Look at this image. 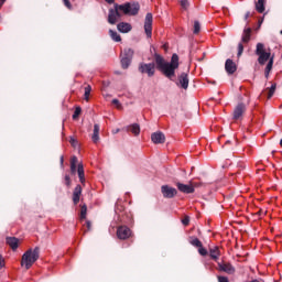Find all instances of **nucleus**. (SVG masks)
<instances>
[{
	"mask_svg": "<svg viewBox=\"0 0 282 282\" xmlns=\"http://www.w3.org/2000/svg\"><path fill=\"white\" fill-rule=\"evenodd\" d=\"M140 12V4L137 2H126L123 4L115 3L113 8L108 10V23L116 25L122 14L126 17H135Z\"/></svg>",
	"mask_w": 282,
	"mask_h": 282,
	"instance_id": "f257e3e1",
	"label": "nucleus"
},
{
	"mask_svg": "<svg viewBox=\"0 0 282 282\" xmlns=\"http://www.w3.org/2000/svg\"><path fill=\"white\" fill-rule=\"evenodd\" d=\"M154 61L156 69L163 73V76H165L170 80H173V78H175V69L180 67V56H177V54L172 55L171 62H165L162 55L155 54Z\"/></svg>",
	"mask_w": 282,
	"mask_h": 282,
	"instance_id": "f03ea898",
	"label": "nucleus"
},
{
	"mask_svg": "<svg viewBox=\"0 0 282 282\" xmlns=\"http://www.w3.org/2000/svg\"><path fill=\"white\" fill-rule=\"evenodd\" d=\"M256 55L258 56L259 65H265V63H268L265 66V69H264V76H265V78H269L270 72H272V67L274 65V55H272L271 50L267 48L265 44H263V43L257 44Z\"/></svg>",
	"mask_w": 282,
	"mask_h": 282,
	"instance_id": "7ed1b4c3",
	"label": "nucleus"
},
{
	"mask_svg": "<svg viewBox=\"0 0 282 282\" xmlns=\"http://www.w3.org/2000/svg\"><path fill=\"white\" fill-rule=\"evenodd\" d=\"M41 249L39 247H35L34 249L26 250L21 260L22 268L24 267L25 270H30L36 261H39Z\"/></svg>",
	"mask_w": 282,
	"mask_h": 282,
	"instance_id": "20e7f679",
	"label": "nucleus"
},
{
	"mask_svg": "<svg viewBox=\"0 0 282 282\" xmlns=\"http://www.w3.org/2000/svg\"><path fill=\"white\" fill-rule=\"evenodd\" d=\"M76 167H77V175L79 177L80 184L85 186V167L83 163H78V158L72 156L70 159V173L72 175H76Z\"/></svg>",
	"mask_w": 282,
	"mask_h": 282,
	"instance_id": "39448f33",
	"label": "nucleus"
},
{
	"mask_svg": "<svg viewBox=\"0 0 282 282\" xmlns=\"http://www.w3.org/2000/svg\"><path fill=\"white\" fill-rule=\"evenodd\" d=\"M252 36V29L247 28L242 32L241 42L238 44V56L243 54V44L242 43H250V39Z\"/></svg>",
	"mask_w": 282,
	"mask_h": 282,
	"instance_id": "423d86ee",
	"label": "nucleus"
},
{
	"mask_svg": "<svg viewBox=\"0 0 282 282\" xmlns=\"http://www.w3.org/2000/svg\"><path fill=\"white\" fill-rule=\"evenodd\" d=\"M139 72L141 74H147L149 78L155 76V64L154 63H141L139 65Z\"/></svg>",
	"mask_w": 282,
	"mask_h": 282,
	"instance_id": "0eeeda50",
	"label": "nucleus"
},
{
	"mask_svg": "<svg viewBox=\"0 0 282 282\" xmlns=\"http://www.w3.org/2000/svg\"><path fill=\"white\" fill-rule=\"evenodd\" d=\"M144 32L148 39H151L153 32V14L147 13L144 21Z\"/></svg>",
	"mask_w": 282,
	"mask_h": 282,
	"instance_id": "6e6552de",
	"label": "nucleus"
},
{
	"mask_svg": "<svg viewBox=\"0 0 282 282\" xmlns=\"http://www.w3.org/2000/svg\"><path fill=\"white\" fill-rule=\"evenodd\" d=\"M246 104L239 102L235 108L232 112V119L234 120H241L243 118V115L246 113Z\"/></svg>",
	"mask_w": 282,
	"mask_h": 282,
	"instance_id": "1a4fd4ad",
	"label": "nucleus"
},
{
	"mask_svg": "<svg viewBox=\"0 0 282 282\" xmlns=\"http://www.w3.org/2000/svg\"><path fill=\"white\" fill-rule=\"evenodd\" d=\"M161 193H162L163 197H165V199H173V197H175V195H177V189H175V187H171L169 185H163L161 187Z\"/></svg>",
	"mask_w": 282,
	"mask_h": 282,
	"instance_id": "9d476101",
	"label": "nucleus"
},
{
	"mask_svg": "<svg viewBox=\"0 0 282 282\" xmlns=\"http://www.w3.org/2000/svg\"><path fill=\"white\" fill-rule=\"evenodd\" d=\"M117 237L118 239H129L131 237V229L127 226H120L117 229Z\"/></svg>",
	"mask_w": 282,
	"mask_h": 282,
	"instance_id": "9b49d317",
	"label": "nucleus"
},
{
	"mask_svg": "<svg viewBox=\"0 0 282 282\" xmlns=\"http://www.w3.org/2000/svg\"><path fill=\"white\" fill-rule=\"evenodd\" d=\"M188 83H189V80H188V74H186V73H181V74L178 75L177 80H176V85H177L178 87H181V89H188Z\"/></svg>",
	"mask_w": 282,
	"mask_h": 282,
	"instance_id": "f8f14e48",
	"label": "nucleus"
},
{
	"mask_svg": "<svg viewBox=\"0 0 282 282\" xmlns=\"http://www.w3.org/2000/svg\"><path fill=\"white\" fill-rule=\"evenodd\" d=\"M176 187L181 193H185L186 195H191V193H195V187L192 184H183L176 183Z\"/></svg>",
	"mask_w": 282,
	"mask_h": 282,
	"instance_id": "ddd939ff",
	"label": "nucleus"
},
{
	"mask_svg": "<svg viewBox=\"0 0 282 282\" xmlns=\"http://www.w3.org/2000/svg\"><path fill=\"white\" fill-rule=\"evenodd\" d=\"M218 270L227 274H235V267L230 263H218Z\"/></svg>",
	"mask_w": 282,
	"mask_h": 282,
	"instance_id": "4468645a",
	"label": "nucleus"
},
{
	"mask_svg": "<svg viewBox=\"0 0 282 282\" xmlns=\"http://www.w3.org/2000/svg\"><path fill=\"white\" fill-rule=\"evenodd\" d=\"M227 74H235L237 72V64L232 59H227L225 63Z\"/></svg>",
	"mask_w": 282,
	"mask_h": 282,
	"instance_id": "2eb2a0df",
	"label": "nucleus"
},
{
	"mask_svg": "<svg viewBox=\"0 0 282 282\" xmlns=\"http://www.w3.org/2000/svg\"><path fill=\"white\" fill-rule=\"evenodd\" d=\"M117 30L122 34H128V32H131L132 28L131 24L127 22H120L119 24H117Z\"/></svg>",
	"mask_w": 282,
	"mask_h": 282,
	"instance_id": "dca6fc26",
	"label": "nucleus"
},
{
	"mask_svg": "<svg viewBox=\"0 0 282 282\" xmlns=\"http://www.w3.org/2000/svg\"><path fill=\"white\" fill-rule=\"evenodd\" d=\"M80 195H83V187L80 185H76L73 192V202L75 205L80 202Z\"/></svg>",
	"mask_w": 282,
	"mask_h": 282,
	"instance_id": "f3484780",
	"label": "nucleus"
},
{
	"mask_svg": "<svg viewBox=\"0 0 282 282\" xmlns=\"http://www.w3.org/2000/svg\"><path fill=\"white\" fill-rule=\"evenodd\" d=\"M151 141L152 142H164V141H166V135H164L162 133V131H156V132L152 133Z\"/></svg>",
	"mask_w": 282,
	"mask_h": 282,
	"instance_id": "a211bd4d",
	"label": "nucleus"
},
{
	"mask_svg": "<svg viewBox=\"0 0 282 282\" xmlns=\"http://www.w3.org/2000/svg\"><path fill=\"white\" fill-rule=\"evenodd\" d=\"M209 257L213 261H218L219 257H221V251H219V247H213L209 249Z\"/></svg>",
	"mask_w": 282,
	"mask_h": 282,
	"instance_id": "6ab92c4d",
	"label": "nucleus"
},
{
	"mask_svg": "<svg viewBox=\"0 0 282 282\" xmlns=\"http://www.w3.org/2000/svg\"><path fill=\"white\" fill-rule=\"evenodd\" d=\"M7 243L11 248V250H17L19 248V238L7 237Z\"/></svg>",
	"mask_w": 282,
	"mask_h": 282,
	"instance_id": "aec40b11",
	"label": "nucleus"
},
{
	"mask_svg": "<svg viewBox=\"0 0 282 282\" xmlns=\"http://www.w3.org/2000/svg\"><path fill=\"white\" fill-rule=\"evenodd\" d=\"M126 131H130L133 135H140V124L133 123L124 128Z\"/></svg>",
	"mask_w": 282,
	"mask_h": 282,
	"instance_id": "412c9836",
	"label": "nucleus"
},
{
	"mask_svg": "<svg viewBox=\"0 0 282 282\" xmlns=\"http://www.w3.org/2000/svg\"><path fill=\"white\" fill-rule=\"evenodd\" d=\"M268 0H258L256 2V10L259 12V14H263L265 12V3Z\"/></svg>",
	"mask_w": 282,
	"mask_h": 282,
	"instance_id": "4be33fe9",
	"label": "nucleus"
},
{
	"mask_svg": "<svg viewBox=\"0 0 282 282\" xmlns=\"http://www.w3.org/2000/svg\"><path fill=\"white\" fill-rule=\"evenodd\" d=\"M100 126L98 123L94 124V131H93V141L98 142L100 140Z\"/></svg>",
	"mask_w": 282,
	"mask_h": 282,
	"instance_id": "5701e85b",
	"label": "nucleus"
},
{
	"mask_svg": "<svg viewBox=\"0 0 282 282\" xmlns=\"http://www.w3.org/2000/svg\"><path fill=\"white\" fill-rule=\"evenodd\" d=\"M121 58H130L133 59V50L131 48H124L121 53Z\"/></svg>",
	"mask_w": 282,
	"mask_h": 282,
	"instance_id": "b1692460",
	"label": "nucleus"
},
{
	"mask_svg": "<svg viewBox=\"0 0 282 282\" xmlns=\"http://www.w3.org/2000/svg\"><path fill=\"white\" fill-rule=\"evenodd\" d=\"M109 35L112 39V41H115L116 43H120V41H122V37H120V34H118V32L113 30H109Z\"/></svg>",
	"mask_w": 282,
	"mask_h": 282,
	"instance_id": "393cba45",
	"label": "nucleus"
},
{
	"mask_svg": "<svg viewBox=\"0 0 282 282\" xmlns=\"http://www.w3.org/2000/svg\"><path fill=\"white\" fill-rule=\"evenodd\" d=\"M191 246H194V248H202L203 243L202 240L195 237L189 238Z\"/></svg>",
	"mask_w": 282,
	"mask_h": 282,
	"instance_id": "a878e982",
	"label": "nucleus"
},
{
	"mask_svg": "<svg viewBox=\"0 0 282 282\" xmlns=\"http://www.w3.org/2000/svg\"><path fill=\"white\" fill-rule=\"evenodd\" d=\"M131 58L129 57H121V67L122 69H129V65H131Z\"/></svg>",
	"mask_w": 282,
	"mask_h": 282,
	"instance_id": "bb28decb",
	"label": "nucleus"
},
{
	"mask_svg": "<svg viewBox=\"0 0 282 282\" xmlns=\"http://www.w3.org/2000/svg\"><path fill=\"white\" fill-rule=\"evenodd\" d=\"M80 219H87V205H83L80 209Z\"/></svg>",
	"mask_w": 282,
	"mask_h": 282,
	"instance_id": "cd10ccee",
	"label": "nucleus"
},
{
	"mask_svg": "<svg viewBox=\"0 0 282 282\" xmlns=\"http://www.w3.org/2000/svg\"><path fill=\"white\" fill-rule=\"evenodd\" d=\"M89 94H91V86H86L85 94H84V98L86 101H89Z\"/></svg>",
	"mask_w": 282,
	"mask_h": 282,
	"instance_id": "c85d7f7f",
	"label": "nucleus"
},
{
	"mask_svg": "<svg viewBox=\"0 0 282 282\" xmlns=\"http://www.w3.org/2000/svg\"><path fill=\"white\" fill-rule=\"evenodd\" d=\"M83 109L80 107H76L75 111L73 113V120H76L78 118V116H80Z\"/></svg>",
	"mask_w": 282,
	"mask_h": 282,
	"instance_id": "c756f323",
	"label": "nucleus"
},
{
	"mask_svg": "<svg viewBox=\"0 0 282 282\" xmlns=\"http://www.w3.org/2000/svg\"><path fill=\"white\" fill-rule=\"evenodd\" d=\"M274 91H276V84H273L271 87H270V90H269V95H268V98H272V96H274Z\"/></svg>",
	"mask_w": 282,
	"mask_h": 282,
	"instance_id": "7c9ffc66",
	"label": "nucleus"
},
{
	"mask_svg": "<svg viewBox=\"0 0 282 282\" xmlns=\"http://www.w3.org/2000/svg\"><path fill=\"white\" fill-rule=\"evenodd\" d=\"M198 253L200 254V257H206L208 254V250H206V248H204V245L202 247L198 248Z\"/></svg>",
	"mask_w": 282,
	"mask_h": 282,
	"instance_id": "2f4dec72",
	"label": "nucleus"
},
{
	"mask_svg": "<svg viewBox=\"0 0 282 282\" xmlns=\"http://www.w3.org/2000/svg\"><path fill=\"white\" fill-rule=\"evenodd\" d=\"M199 30H202V26L199 24V21L194 22V33L199 34Z\"/></svg>",
	"mask_w": 282,
	"mask_h": 282,
	"instance_id": "473e14b6",
	"label": "nucleus"
},
{
	"mask_svg": "<svg viewBox=\"0 0 282 282\" xmlns=\"http://www.w3.org/2000/svg\"><path fill=\"white\" fill-rule=\"evenodd\" d=\"M181 7L183 8V10H188V0H180Z\"/></svg>",
	"mask_w": 282,
	"mask_h": 282,
	"instance_id": "72a5a7b5",
	"label": "nucleus"
},
{
	"mask_svg": "<svg viewBox=\"0 0 282 282\" xmlns=\"http://www.w3.org/2000/svg\"><path fill=\"white\" fill-rule=\"evenodd\" d=\"M112 105H116L117 109H122V104L118 99H112Z\"/></svg>",
	"mask_w": 282,
	"mask_h": 282,
	"instance_id": "f704fd0d",
	"label": "nucleus"
},
{
	"mask_svg": "<svg viewBox=\"0 0 282 282\" xmlns=\"http://www.w3.org/2000/svg\"><path fill=\"white\" fill-rule=\"evenodd\" d=\"M182 224L183 226H188V224H191V218L186 216L185 218L182 219Z\"/></svg>",
	"mask_w": 282,
	"mask_h": 282,
	"instance_id": "c9c22d12",
	"label": "nucleus"
},
{
	"mask_svg": "<svg viewBox=\"0 0 282 282\" xmlns=\"http://www.w3.org/2000/svg\"><path fill=\"white\" fill-rule=\"evenodd\" d=\"M65 184L67 186H72V178L69 177V175H65Z\"/></svg>",
	"mask_w": 282,
	"mask_h": 282,
	"instance_id": "e433bc0d",
	"label": "nucleus"
},
{
	"mask_svg": "<svg viewBox=\"0 0 282 282\" xmlns=\"http://www.w3.org/2000/svg\"><path fill=\"white\" fill-rule=\"evenodd\" d=\"M63 1L66 8H68V10H72V2H69V0H63Z\"/></svg>",
	"mask_w": 282,
	"mask_h": 282,
	"instance_id": "4c0bfd02",
	"label": "nucleus"
},
{
	"mask_svg": "<svg viewBox=\"0 0 282 282\" xmlns=\"http://www.w3.org/2000/svg\"><path fill=\"white\" fill-rule=\"evenodd\" d=\"M218 282H230L226 276H218Z\"/></svg>",
	"mask_w": 282,
	"mask_h": 282,
	"instance_id": "58836bf2",
	"label": "nucleus"
},
{
	"mask_svg": "<svg viewBox=\"0 0 282 282\" xmlns=\"http://www.w3.org/2000/svg\"><path fill=\"white\" fill-rule=\"evenodd\" d=\"M248 19H250V11H248V12L245 14V21H248Z\"/></svg>",
	"mask_w": 282,
	"mask_h": 282,
	"instance_id": "ea45409f",
	"label": "nucleus"
},
{
	"mask_svg": "<svg viewBox=\"0 0 282 282\" xmlns=\"http://www.w3.org/2000/svg\"><path fill=\"white\" fill-rule=\"evenodd\" d=\"M3 268V257L0 256V270Z\"/></svg>",
	"mask_w": 282,
	"mask_h": 282,
	"instance_id": "a19ab883",
	"label": "nucleus"
},
{
	"mask_svg": "<svg viewBox=\"0 0 282 282\" xmlns=\"http://www.w3.org/2000/svg\"><path fill=\"white\" fill-rule=\"evenodd\" d=\"M86 226L88 230H91V223L90 221H86Z\"/></svg>",
	"mask_w": 282,
	"mask_h": 282,
	"instance_id": "79ce46f5",
	"label": "nucleus"
},
{
	"mask_svg": "<svg viewBox=\"0 0 282 282\" xmlns=\"http://www.w3.org/2000/svg\"><path fill=\"white\" fill-rule=\"evenodd\" d=\"M106 1V3H115L116 2V0H105Z\"/></svg>",
	"mask_w": 282,
	"mask_h": 282,
	"instance_id": "37998d69",
	"label": "nucleus"
},
{
	"mask_svg": "<svg viewBox=\"0 0 282 282\" xmlns=\"http://www.w3.org/2000/svg\"><path fill=\"white\" fill-rule=\"evenodd\" d=\"M112 133H120V129H115V130H112Z\"/></svg>",
	"mask_w": 282,
	"mask_h": 282,
	"instance_id": "c03bdc74",
	"label": "nucleus"
},
{
	"mask_svg": "<svg viewBox=\"0 0 282 282\" xmlns=\"http://www.w3.org/2000/svg\"><path fill=\"white\" fill-rule=\"evenodd\" d=\"M3 3H6V0H0V8L3 7Z\"/></svg>",
	"mask_w": 282,
	"mask_h": 282,
	"instance_id": "a18cd8bd",
	"label": "nucleus"
},
{
	"mask_svg": "<svg viewBox=\"0 0 282 282\" xmlns=\"http://www.w3.org/2000/svg\"><path fill=\"white\" fill-rule=\"evenodd\" d=\"M63 162H65V159L61 156V165L63 166Z\"/></svg>",
	"mask_w": 282,
	"mask_h": 282,
	"instance_id": "49530a36",
	"label": "nucleus"
},
{
	"mask_svg": "<svg viewBox=\"0 0 282 282\" xmlns=\"http://www.w3.org/2000/svg\"><path fill=\"white\" fill-rule=\"evenodd\" d=\"M70 142H76V139L74 137H70Z\"/></svg>",
	"mask_w": 282,
	"mask_h": 282,
	"instance_id": "de8ad7c7",
	"label": "nucleus"
},
{
	"mask_svg": "<svg viewBox=\"0 0 282 282\" xmlns=\"http://www.w3.org/2000/svg\"><path fill=\"white\" fill-rule=\"evenodd\" d=\"M259 23H260V25H261V23H263V20H261Z\"/></svg>",
	"mask_w": 282,
	"mask_h": 282,
	"instance_id": "09e8293b",
	"label": "nucleus"
},
{
	"mask_svg": "<svg viewBox=\"0 0 282 282\" xmlns=\"http://www.w3.org/2000/svg\"><path fill=\"white\" fill-rule=\"evenodd\" d=\"M76 144H78V143H73V147H76Z\"/></svg>",
	"mask_w": 282,
	"mask_h": 282,
	"instance_id": "8fccbe9b",
	"label": "nucleus"
},
{
	"mask_svg": "<svg viewBox=\"0 0 282 282\" xmlns=\"http://www.w3.org/2000/svg\"><path fill=\"white\" fill-rule=\"evenodd\" d=\"M280 147H282V142H280Z\"/></svg>",
	"mask_w": 282,
	"mask_h": 282,
	"instance_id": "3c124183",
	"label": "nucleus"
},
{
	"mask_svg": "<svg viewBox=\"0 0 282 282\" xmlns=\"http://www.w3.org/2000/svg\"><path fill=\"white\" fill-rule=\"evenodd\" d=\"M280 142H282V138L280 139Z\"/></svg>",
	"mask_w": 282,
	"mask_h": 282,
	"instance_id": "603ef678",
	"label": "nucleus"
},
{
	"mask_svg": "<svg viewBox=\"0 0 282 282\" xmlns=\"http://www.w3.org/2000/svg\"><path fill=\"white\" fill-rule=\"evenodd\" d=\"M280 34H282V31H280Z\"/></svg>",
	"mask_w": 282,
	"mask_h": 282,
	"instance_id": "864d4df0",
	"label": "nucleus"
}]
</instances>
